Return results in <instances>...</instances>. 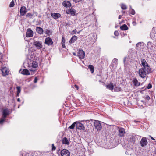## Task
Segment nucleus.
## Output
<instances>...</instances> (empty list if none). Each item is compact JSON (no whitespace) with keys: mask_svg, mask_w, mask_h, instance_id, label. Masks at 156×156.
<instances>
[{"mask_svg":"<svg viewBox=\"0 0 156 156\" xmlns=\"http://www.w3.org/2000/svg\"><path fill=\"white\" fill-rule=\"evenodd\" d=\"M36 31L37 33L41 34H43L44 30L43 29L40 27H37L36 28Z\"/></svg>","mask_w":156,"mask_h":156,"instance_id":"obj_17","label":"nucleus"},{"mask_svg":"<svg viewBox=\"0 0 156 156\" xmlns=\"http://www.w3.org/2000/svg\"><path fill=\"white\" fill-rule=\"evenodd\" d=\"M21 73L23 75H28L30 74L29 70L27 69H23L21 72Z\"/></svg>","mask_w":156,"mask_h":156,"instance_id":"obj_22","label":"nucleus"},{"mask_svg":"<svg viewBox=\"0 0 156 156\" xmlns=\"http://www.w3.org/2000/svg\"><path fill=\"white\" fill-rule=\"evenodd\" d=\"M61 155L62 156H69L70 152L68 150L64 149L61 151Z\"/></svg>","mask_w":156,"mask_h":156,"instance_id":"obj_4","label":"nucleus"},{"mask_svg":"<svg viewBox=\"0 0 156 156\" xmlns=\"http://www.w3.org/2000/svg\"><path fill=\"white\" fill-rule=\"evenodd\" d=\"M73 55H76V53H73Z\"/></svg>","mask_w":156,"mask_h":156,"instance_id":"obj_57","label":"nucleus"},{"mask_svg":"<svg viewBox=\"0 0 156 156\" xmlns=\"http://www.w3.org/2000/svg\"><path fill=\"white\" fill-rule=\"evenodd\" d=\"M5 118L2 117V118L0 120V124H2L5 121Z\"/></svg>","mask_w":156,"mask_h":156,"instance_id":"obj_33","label":"nucleus"},{"mask_svg":"<svg viewBox=\"0 0 156 156\" xmlns=\"http://www.w3.org/2000/svg\"><path fill=\"white\" fill-rule=\"evenodd\" d=\"M76 12V10L74 9L73 8H71L69 10H67L66 11V12L67 14H69L70 13L73 16L75 15Z\"/></svg>","mask_w":156,"mask_h":156,"instance_id":"obj_13","label":"nucleus"},{"mask_svg":"<svg viewBox=\"0 0 156 156\" xmlns=\"http://www.w3.org/2000/svg\"><path fill=\"white\" fill-rule=\"evenodd\" d=\"M81 31H79L78 32H77V34H79Z\"/></svg>","mask_w":156,"mask_h":156,"instance_id":"obj_56","label":"nucleus"},{"mask_svg":"<svg viewBox=\"0 0 156 156\" xmlns=\"http://www.w3.org/2000/svg\"><path fill=\"white\" fill-rule=\"evenodd\" d=\"M106 87L108 89H109L110 90H112L114 88V86L112 83H110V84L106 85Z\"/></svg>","mask_w":156,"mask_h":156,"instance_id":"obj_25","label":"nucleus"},{"mask_svg":"<svg viewBox=\"0 0 156 156\" xmlns=\"http://www.w3.org/2000/svg\"><path fill=\"white\" fill-rule=\"evenodd\" d=\"M62 47L63 48H65V44H62Z\"/></svg>","mask_w":156,"mask_h":156,"instance_id":"obj_49","label":"nucleus"},{"mask_svg":"<svg viewBox=\"0 0 156 156\" xmlns=\"http://www.w3.org/2000/svg\"><path fill=\"white\" fill-rule=\"evenodd\" d=\"M62 143L63 144L67 145H69V144L68 139L66 137H64L63 139Z\"/></svg>","mask_w":156,"mask_h":156,"instance_id":"obj_20","label":"nucleus"},{"mask_svg":"<svg viewBox=\"0 0 156 156\" xmlns=\"http://www.w3.org/2000/svg\"><path fill=\"white\" fill-rule=\"evenodd\" d=\"M154 153L156 154V148L154 150Z\"/></svg>","mask_w":156,"mask_h":156,"instance_id":"obj_55","label":"nucleus"},{"mask_svg":"<svg viewBox=\"0 0 156 156\" xmlns=\"http://www.w3.org/2000/svg\"><path fill=\"white\" fill-rule=\"evenodd\" d=\"M2 71L3 76H5L6 75H8L9 71H8L6 67L3 68L2 69Z\"/></svg>","mask_w":156,"mask_h":156,"instance_id":"obj_16","label":"nucleus"},{"mask_svg":"<svg viewBox=\"0 0 156 156\" xmlns=\"http://www.w3.org/2000/svg\"><path fill=\"white\" fill-rule=\"evenodd\" d=\"M125 132V129L122 128H119V135L120 136H124V134Z\"/></svg>","mask_w":156,"mask_h":156,"instance_id":"obj_14","label":"nucleus"},{"mask_svg":"<svg viewBox=\"0 0 156 156\" xmlns=\"http://www.w3.org/2000/svg\"><path fill=\"white\" fill-rule=\"evenodd\" d=\"M122 16L121 15H119V19H121Z\"/></svg>","mask_w":156,"mask_h":156,"instance_id":"obj_51","label":"nucleus"},{"mask_svg":"<svg viewBox=\"0 0 156 156\" xmlns=\"http://www.w3.org/2000/svg\"><path fill=\"white\" fill-rule=\"evenodd\" d=\"M135 137L133 136H130L129 139V141L132 142H134L135 140Z\"/></svg>","mask_w":156,"mask_h":156,"instance_id":"obj_28","label":"nucleus"},{"mask_svg":"<svg viewBox=\"0 0 156 156\" xmlns=\"http://www.w3.org/2000/svg\"><path fill=\"white\" fill-rule=\"evenodd\" d=\"M33 44L38 49H40L42 47V43L39 41L34 42Z\"/></svg>","mask_w":156,"mask_h":156,"instance_id":"obj_10","label":"nucleus"},{"mask_svg":"<svg viewBox=\"0 0 156 156\" xmlns=\"http://www.w3.org/2000/svg\"><path fill=\"white\" fill-rule=\"evenodd\" d=\"M150 36L151 38H154L156 37V33L152 30L150 33Z\"/></svg>","mask_w":156,"mask_h":156,"instance_id":"obj_24","label":"nucleus"},{"mask_svg":"<svg viewBox=\"0 0 156 156\" xmlns=\"http://www.w3.org/2000/svg\"><path fill=\"white\" fill-rule=\"evenodd\" d=\"M52 151H54L56 149V147L55 146H54V144H52Z\"/></svg>","mask_w":156,"mask_h":156,"instance_id":"obj_39","label":"nucleus"},{"mask_svg":"<svg viewBox=\"0 0 156 156\" xmlns=\"http://www.w3.org/2000/svg\"><path fill=\"white\" fill-rule=\"evenodd\" d=\"M62 44H65V40L64 38L62 37Z\"/></svg>","mask_w":156,"mask_h":156,"instance_id":"obj_38","label":"nucleus"},{"mask_svg":"<svg viewBox=\"0 0 156 156\" xmlns=\"http://www.w3.org/2000/svg\"><path fill=\"white\" fill-rule=\"evenodd\" d=\"M33 32L30 28H28L27 29L26 36L27 37H32L33 35Z\"/></svg>","mask_w":156,"mask_h":156,"instance_id":"obj_3","label":"nucleus"},{"mask_svg":"<svg viewBox=\"0 0 156 156\" xmlns=\"http://www.w3.org/2000/svg\"><path fill=\"white\" fill-rule=\"evenodd\" d=\"M75 87L77 89V90H78V89L79 87H78V86L77 85H75Z\"/></svg>","mask_w":156,"mask_h":156,"instance_id":"obj_47","label":"nucleus"},{"mask_svg":"<svg viewBox=\"0 0 156 156\" xmlns=\"http://www.w3.org/2000/svg\"><path fill=\"white\" fill-rule=\"evenodd\" d=\"M17 101L18 102H20V98H18L17 99Z\"/></svg>","mask_w":156,"mask_h":156,"instance_id":"obj_50","label":"nucleus"},{"mask_svg":"<svg viewBox=\"0 0 156 156\" xmlns=\"http://www.w3.org/2000/svg\"><path fill=\"white\" fill-rule=\"evenodd\" d=\"M45 32L48 35H51L52 34V31L51 30L49 29H46L45 30Z\"/></svg>","mask_w":156,"mask_h":156,"instance_id":"obj_27","label":"nucleus"},{"mask_svg":"<svg viewBox=\"0 0 156 156\" xmlns=\"http://www.w3.org/2000/svg\"><path fill=\"white\" fill-rule=\"evenodd\" d=\"M9 111L7 108L3 109L2 112V116L4 118H6L9 114Z\"/></svg>","mask_w":156,"mask_h":156,"instance_id":"obj_6","label":"nucleus"},{"mask_svg":"<svg viewBox=\"0 0 156 156\" xmlns=\"http://www.w3.org/2000/svg\"><path fill=\"white\" fill-rule=\"evenodd\" d=\"M20 93H18L17 92V94H16V97H18L19 96V94Z\"/></svg>","mask_w":156,"mask_h":156,"instance_id":"obj_52","label":"nucleus"},{"mask_svg":"<svg viewBox=\"0 0 156 156\" xmlns=\"http://www.w3.org/2000/svg\"><path fill=\"white\" fill-rule=\"evenodd\" d=\"M142 44L141 42L138 43L136 45V48L139 47L141 45V44Z\"/></svg>","mask_w":156,"mask_h":156,"instance_id":"obj_42","label":"nucleus"},{"mask_svg":"<svg viewBox=\"0 0 156 156\" xmlns=\"http://www.w3.org/2000/svg\"><path fill=\"white\" fill-rule=\"evenodd\" d=\"M145 98H146V99L147 100H149L150 99V98L148 95H147L146 96V97H145Z\"/></svg>","mask_w":156,"mask_h":156,"instance_id":"obj_44","label":"nucleus"},{"mask_svg":"<svg viewBox=\"0 0 156 156\" xmlns=\"http://www.w3.org/2000/svg\"><path fill=\"white\" fill-rule=\"evenodd\" d=\"M130 8H131V10H130V12H131V14H132V15H134L135 14V11L134 10L132 9H131V6H130Z\"/></svg>","mask_w":156,"mask_h":156,"instance_id":"obj_34","label":"nucleus"},{"mask_svg":"<svg viewBox=\"0 0 156 156\" xmlns=\"http://www.w3.org/2000/svg\"><path fill=\"white\" fill-rule=\"evenodd\" d=\"M76 128L79 130H84L85 129L84 126L82 123L80 122H77L76 125Z\"/></svg>","mask_w":156,"mask_h":156,"instance_id":"obj_5","label":"nucleus"},{"mask_svg":"<svg viewBox=\"0 0 156 156\" xmlns=\"http://www.w3.org/2000/svg\"><path fill=\"white\" fill-rule=\"evenodd\" d=\"M114 35L116 36H118L119 35V33L118 31H115L114 33Z\"/></svg>","mask_w":156,"mask_h":156,"instance_id":"obj_40","label":"nucleus"},{"mask_svg":"<svg viewBox=\"0 0 156 156\" xmlns=\"http://www.w3.org/2000/svg\"><path fill=\"white\" fill-rule=\"evenodd\" d=\"M77 55L80 58H83L85 56L84 51L82 50H80L78 52Z\"/></svg>","mask_w":156,"mask_h":156,"instance_id":"obj_7","label":"nucleus"},{"mask_svg":"<svg viewBox=\"0 0 156 156\" xmlns=\"http://www.w3.org/2000/svg\"><path fill=\"white\" fill-rule=\"evenodd\" d=\"M151 72V69L140 68L139 70V76L141 78L145 77L147 74Z\"/></svg>","mask_w":156,"mask_h":156,"instance_id":"obj_1","label":"nucleus"},{"mask_svg":"<svg viewBox=\"0 0 156 156\" xmlns=\"http://www.w3.org/2000/svg\"><path fill=\"white\" fill-rule=\"evenodd\" d=\"M14 5V0H12L11 2L10 5L9 7H13Z\"/></svg>","mask_w":156,"mask_h":156,"instance_id":"obj_32","label":"nucleus"},{"mask_svg":"<svg viewBox=\"0 0 156 156\" xmlns=\"http://www.w3.org/2000/svg\"><path fill=\"white\" fill-rule=\"evenodd\" d=\"M76 122H75L73 123L70 126H69L68 128H69L70 129H73L75 127V126H76Z\"/></svg>","mask_w":156,"mask_h":156,"instance_id":"obj_30","label":"nucleus"},{"mask_svg":"<svg viewBox=\"0 0 156 156\" xmlns=\"http://www.w3.org/2000/svg\"><path fill=\"white\" fill-rule=\"evenodd\" d=\"M126 57H125L124 58V60H123V61H124V62H125V60H126Z\"/></svg>","mask_w":156,"mask_h":156,"instance_id":"obj_54","label":"nucleus"},{"mask_svg":"<svg viewBox=\"0 0 156 156\" xmlns=\"http://www.w3.org/2000/svg\"><path fill=\"white\" fill-rule=\"evenodd\" d=\"M32 16V15H31V14L30 13H28L26 15L27 17H30V16Z\"/></svg>","mask_w":156,"mask_h":156,"instance_id":"obj_43","label":"nucleus"},{"mask_svg":"<svg viewBox=\"0 0 156 156\" xmlns=\"http://www.w3.org/2000/svg\"><path fill=\"white\" fill-rule=\"evenodd\" d=\"M88 68L90 69L91 72L93 73L94 71V69L93 65H90L88 66Z\"/></svg>","mask_w":156,"mask_h":156,"instance_id":"obj_29","label":"nucleus"},{"mask_svg":"<svg viewBox=\"0 0 156 156\" xmlns=\"http://www.w3.org/2000/svg\"><path fill=\"white\" fill-rule=\"evenodd\" d=\"M121 7L123 9H127L126 6L124 4H122L121 5Z\"/></svg>","mask_w":156,"mask_h":156,"instance_id":"obj_35","label":"nucleus"},{"mask_svg":"<svg viewBox=\"0 0 156 156\" xmlns=\"http://www.w3.org/2000/svg\"><path fill=\"white\" fill-rule=\"evenodd\" d=\"M77 37L75 35L73 36L69 41V43L71 44L74 43L75 41L77 40Z\"/></svg>","mask_w":156,"mask_h":156,"instance_id":"obj_18","label":"nucleus"},{"mask_svg":"<svg viewBox=\"0 0 156 156\" xmlns=\"http://www.w3.org/2000/svg\"><path fill=\"white\" fill-rule=\"evenodd\" d=\"M77 32V30L76 29H75L73 30L71 33V34L72 35L75 34H76V33Z\"/></svg>","mask_w":156,"mask_h":156,"instance_id":"obj_37","label":"nucleus"},{"mask_svg":"<svg viewBox=\"0 0 156 156\" xmlns=\"http://www.w3.org/2000/svg\"><path fill=\"white\" fill-rule=\"evenodd\" d=\"M147 141L146 137H143L140 141L141 145L143 147L146 146L147 144Z\"/></svg>","mask_w":156,"mask_h":156,"instance_id":"obj_9","label":"nucleus"},{"mask_svg":"<svg viewBox=\"0 0 156 156\" xmlns=\"http://www.w3.org/2000/svg\"><path fill=\"white\" fill-rule=\"evenodd\" d=\"M45 44L48 45H51L52 44L53 42L51 38L49 37H47L45 39Z\"/></svg>","mask_w":156,"mask_h":156,"instance_id":"obj_11","label":"nucleus"},{"mask_svg":"<svg viewBox=\"0 0 156 156\" xmlns=\"http://www.w3.org/2000/svg\"><path fill=\"white\" fill-rule=\"evenodd\" d=\"M20 105H19V106L18 107V108H20Z\"/></svg>","mask_w":156,"mask_h":156,"instance_id":"obj_58","label":"nucleus"},{"mask_svg":"<svg viewBox=\"0 0 156 156\" xmlns=\"http://www.w3.org/2000/svg\"><path fill=\"white\" fill-rule=\"evenodd\" d=\"M112 62L114 64V65H116L118 63V59L116 58H114Z\"/></svg>","mask_w":156,"mask_h":156,"instance_id":"obj_31","label":"nucleus"},{"mask_svg":"<svg viewBox=\"0 0 156 156\" xmlns=\"http://www.w3.org/2000/svg\"><path fill=\"white\" fill-rule=\"evenodd\" d=\"M17 89V92L18 93H20L21 92V88L20 86H17L16 87Z\"/></svg>","mask_w":156,"mask_h":156,"instance_id":"obj_36","label":"nucleus"},{"mask_svg":"<svg viewBox=\"0 0 156 156\" xmlns=\"http://www.w3.org/2000/svg\"><path fill=\"white\" fill-rule=\"evenodd\" d=\"M63 5L66 7H69L71 6V4L70 2L68 1H64L62 3Z\"/></svg>","mask_w":156,"mask_h":156,"instance_id":"obj_15","label":"nucleus"},{"mask_svg":"<svg viewBox=\"0 0 156 156\" xmlns=\"http://www.w3.org/2000/svg\"><path fill=\"white\" fill-rule=\"evenodd\" d=\"M126 154H127V153H126Z\"/></svg>","mask_w":156,"mask_h":156,"instance_id":"obj_59","label":"nucleus"},{"mask_svg":"<svg viewBox=\"0 0 156 156\" xmlns=\"http://www.w3.org/2000/svg\"><path fill=\"white\" fill-rule=\"evenodd\" d=\"M141 62L142 65L143 67V68H145L146 69L147 68L151 69L145 59H143L142 60Z\"/></svg>","mask_w":156,"mask_h":156,"instance_id":"obj_8","label":"nucleus"},{"mask_svg":"<svg viewBox=\"0 0 156 156\" xmlns=\"http://www.w3.org/2000/svg\"><path fill=\"white\" fill-rule=\"evenodd\" d=\"M37 77H35L34 79V83H36L37 82Z\"/></svg>","mask_w":156,"mask_h":156,"instance_id":"obj_45","label":"nucleus"},{"mask_svg":"<svg viewBox=\"0 0 156 156\" xmlns=\"http://www.w3.org/2000/svg\"><path fill=\"white\" fill-rule=\"evenodd\" d=\"M126 154H127V153H126Z\"/></svg>","mask_w":156,"mask_h":156,"instance_id":"obj_60","label":"nucleus"},{"mask_svg":"<svg viewBox=\"0 0 156 156\" xmlns=\"http://www.w3.org/2000/svg\"><path fill=\"white\" fill-rule=\"evenodd\" d=\"M27 12V11L25 7L22 6L21 7L20 12L21 15H24Z\"/></svg>","mask_w":156,"mask_h":156,"instance_id":"obj_12","label":"nucleus"},{"mask_svg":"<svg viewBox=\"0 0 156 156\" xmlns=\"http://www.w3.org/2000/svg\"><path fill=\"white\" fill-rule=\"evenodd\" d=\"M133 82L135 86H139L140 85V82L138 81L136 78L134 79Z\"/></svg>","mask_w":156,"mask_h":156,"instance_id":"obj_21","label":"nucleus"},{"mask_svg":"<svg viewBox=\"0 0 156 156\" xmlns=\"http://www.w3.org/2000/svg\"><path fill=\"white\" fill-rule=\"evenodd\" d=\"M51 15L52 17L55 19L59 18L61 16V15L59 13H51Z\"/></svg>","mask_w":156,"mask_h":156,"instance_id":"obj_19","label":"nucleus"},{"mask_svg":"<svg viewBox=\"0 0 156 156\" xmlns=\"http://www.w3.org/2000/svg\"><path fill=\"white\" fill-rule=\"evenodd\" d=\"M94 126L95 128L98 130H100L102 128V126L100 121L98 120H95L94 123Z\"/></svg>","mask_w":156,"mask_h":156,"instance_id":"obj_2","label":"nucleus"},{"mask_svg":"<svg viewBox=\"0 0 156 156\" xmlns=\"http://www.w3.org/2000/svg\"><path fill=\"white\" fill-rule=\"evenodd\" d=\"M73 1L75 2L76 3H77L79 2L81 0H73Z\"/></svg>","mask_w":156,"mask_h":156,"instance_id":"obj_46","label":"nucleus"},{"mask_svg":"<svg viewBox=\"0 0 156 156\" xmlns=\"http://www.w3.org/2000/svg\"><path fill=\"white\" fill-rule=\"evenodd\" d=\"M149 136L151 137V139L153 140H155V139L153 137H152L150 135Z\"/></svg>","mask_w":156,"mask_h":156,"instance_id":"obj_48","label":"nucleus"},{"mask_svg":"<svg viewBox=\"0 0 156 156\" xmlns=\"http://www.w3.org/2000/svg\"><path fill=\"white\" fill-rule=\"evenodd\" d=\"M38 63L37 62L35 61H33L32 62V67L34 68H36L38 66Z\"/></svg>","mask_w":156,"mask_h":156,"instance_id":"obj_26","label":"nucleus"},{"mask_svg":"<svg viewBox=\"0 0 156 156\" xmlns=\"http://www.w3.org/2000/svg\"><path fill=\"white\" fill-rule=\"evenodd\" d=\"M120 29L122 30H128V27L126 24H123L120 27Z\"/></svg>","mask_w":156,"mask_h":156,"instance_id":"obj_23","label":"nucleus"},{"mask_svg":"<svg viewBox=\"0 0 156 156\" xmlns=\"http://www.w3.org/2000/svg\"><path fill=\"white\" fill-rule=\"evenodd\" d=\"M139 122V121H136V120L134 121V122H136V123Z\"/></svg>","mask_w":156,"mask_h":156,"instance_id":"obj_53","label":"nucleus"},{"mask_svg":"<svg viewBox=\"0 0 156 156\" xmlns=\"http://www.w3.org/2000/svg\"><path fill=\"white\" fill-rule=\"evenodd\" d=\"M152 87V85L150 83H149L147 87V88L148 89L151 88Z\"/></svg>","mask_w":156,"mask_h":156,"instance_id":"obj_41","label":"nucleus"}]
</instances>
